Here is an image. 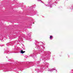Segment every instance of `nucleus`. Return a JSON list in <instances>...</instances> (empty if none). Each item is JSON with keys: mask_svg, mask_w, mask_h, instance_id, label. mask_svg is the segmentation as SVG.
Returning a JSON list of instances; mask_svg holds the SVG:
<instances>
[{"mask_svg": "<svg viewBox=\"0 0 73 73\" xmlns=\"http://www.w3.org/2000/svg\"><path fill=\"white\" fill-rule=\"evenodd\" d=\"M25 51H23V50H21V53H22V54H23V53H25Z\"/></svg>", "mask_w": 73, "mask_h": 73, "instance_id": "obj_1", "label": "nucleus"}, {"mask_svg": "<svg viewBox=\"0 0 73 73\" xmlns=\"http://www.w3.org/2000/svg\"><path fill=\"white\" fill-rule=\"evenodd\" d=\"M50 38H53L52 36H50Z\"/></svg>", "mask_w": 73, "mask_h": 73, "instance_id": "obj_2", "label": "nucleus"}, {"mask_svg": "<svg viewBox=\"0 0 73 73\" xmlns=\"http://www.w3.org/2000/svg\"><path fill=\"white\" fill-rule=\"evenodd\" d=\"M33 24H35V23H33Z\"/></svg>", "mask_w": 73, "mask_h": 73, "instance_id": "obj_3", "label": "nucleus"}]
</instances>
